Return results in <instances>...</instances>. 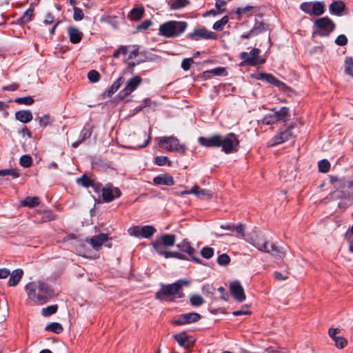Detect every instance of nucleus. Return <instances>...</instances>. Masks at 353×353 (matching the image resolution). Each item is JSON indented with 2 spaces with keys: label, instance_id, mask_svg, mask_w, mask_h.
<instances>
[{
  "label": "nucleus",
  "instance_id": "f257e3e1",
  "mask_svg": "<svg viewBox=\"0 0 353 353\" xmlns=\"http://www.w3.org/2000/svg\"><path fill=\"white\" fill-rule=\"evenodd\" d=\"M25 288L28 299L34 301L37 305L45 304L55 296L52 287L41 281L30 282L26 284Z\"/></svg>",
  "mask_w": 353,
  "mask_h": 353
},
{
  "label": "nucleus",
  "instance_id": "f03ea898",
  "mask_svg": "<svg viewBox=\"0 0 353 353\" xmlns=\"http://www.w3.org/2000/svg\"><path fill=\"white\" fill-rule=\"evenodd\" d=\"M190 284V281L185 279H179L171 284H162L160 290L156 293L155 297L162 301H174L169 297L176 296L183 286H188Z\"/></svg>",
  "mask_w": 353,
  "mask_h": 353
},
{
  "label": "nucleus",
  "instance_id": "7ed1b4c3",
  "mask_svg": "<svg viewBox=\"0 0 353 353\" xmlns=\"http://www.w3.org/2000/svg\"><path fill=\"white\" fill-rule=\"evenodd\" d=\"M187 28L185 21H168L160 25L158 34L165 38H175L183 33Z\"/></svg>",
  "mask_w": 353,
  "mask_h": 353
},
{
  "label": "nucleus",
  "instance_id": "20e7f679",
  "mask_svg": "<svg viewBox=\"0 0 353 353\" xmlns=\"http://www.w3.org/2000/svg\"><path fill=\"white\" fill-rule=\"evenodd\" d=\"M314 34L321 37H328L336 28V24L328 17L318 18L314 23Z\"/></svg>",
  "mask_w": 353,
  "mask_h": 353
},
{
  "label": "nucleus",
  "instance_id": "39448f33",
  "mask_svg": "<svg viewBox=\"0 0 353 353\" xmlns=\"http://www.w3.org/2000/svg\"><path fill=\"white\" fill-rule=\"evenodd\" d=\"M159 146L168 152H176L182 155L186 153L185 145L181 144L179 140L174 136L161 137L159 141Z\"/></svg>",
  "mask_w": 353,
  "mask_h": 353
},
{
  "label": "nucleus",
  "instance_id": "423d86ee",
  "mask_svg": "<svg viewBox=\"0 0 353 353\" xmlns=\"http://www.w3.org/2000/svg\"><path fill=\"white\" fill-rule=\"evenodd\" d=\"M239 143L238 136L233 132L225 137L221 135V147L225 154L236 152L239 150Z\"/></svg>",
  "mask_w": 353,
  "mask_h": 353
},
{
  "label": "nucleus",
  "instance_id": "0eeeda50",
  "mask_svg": "<svg viewBox=\"0 0 353 353\" xmlns=\"http://www.w3.org/2000/svg\"><path fill=\"white\" fill-rule=\"evenodd\" d=\"M296 127V123L290 124L286 129L281 130L269 141L268 145L271 147L285 143L294 137L292 130Z\"/></svg>",
  "mask_w": 353,
  "mask_h": 353
},
{
  "label": "nucleus",
  "instance_id": "6e6552de",
  "mask_svg": "<svg viewBox=\"0 0 353 353\" xmlns=\"http://www.w3.org/2000/svg\"><path fill=\"white\" fill-rule=\"evenodd\" d=\"M176 236L174 234H165L161 236V241H156L152 243L154 250L160 254L161 252H165L164 247H172L174 245Z\"/></svg>",
  "mask_w": 353,
  "mask_h": 353
},
{
  "label": "nucleus",
  "instance_id": "1a4fd4ad",
  "mask_svg": "<svg viewBox=\"0 0 353 353\" xmlns=\"http://www.w3.org/2000/svg\"><path fill=\"white\" fill-rule=\"evenodd\" d=\"M289 108L282 107L279 110L275 111L274 114L265 116L262 122L265 125H271L280 121H285V119L289 116Z\"/></svg>",
  "mask_w": 353,
  "mask_h": 353
},
{
  "label": "nucleus",
  "instance_id": "9d476101",
  "mask_svg": "<svg viewBox=\"0 0 353 353\" xmlns=\"http://www.w3.org/2000/svg\"><path fill=\"white\" fill-rule=\"evenodd\" d=\"M142 78L140 76H136L129 79L125 88L119 93L120 99H123L134 91L142 82Z\"/></svg>",
  "mask_w": 353,
  "mask_h": 353
},
{
  "label": "nucleus",
  "instance_id": "9b49d317",
  "mask_svg": "<svg viewBox=\"0 0 353 353\" xmlns=\"http://www.w3.org/2000/svg\"><path fill=\"white\" fill-rule=\"evenodd\" d=\"M190 40L198 41L200 39H214L216 38L213 32L208 31L205 27L195 28L192 32L187 35Z\"/></svg>",
  "mask_w": 353,
  "mask_h": 353
},
{
  "label": "nucleus",
  "instance_id": "f8f14e48",
  "mask_svg": "<svg viewBox=\"0 0 353 353\" xmlns=\"http://www.w3.org/2000/svg\"><path fill=\"white\" fill-rule=\"evenodd\" d=\"M229 290L231 295L238 302L242 303L245 299L246 296L242 285L239 281H234L230 283Z\"/></svg>",
  "mask_w": 353,
  "mask_h": 353
},
{
  "label": "nucleus",
  "instance_id": "ddd939ff",
  "mask_svg": "<svg viewBox=\"0 0 353 353\" xmlns=\"http://www.w3.org/2000/svg\"><path fill=\"white\" fill-rule=\"evenodd\" d=\"M33 218L35 223H43L54 220L56 214L50 210H37L34 212Z\"/></svg>",
  "mask_w": 353,
  "mask_h": 353
},
{
  "label": "nucleus",
  "instance_id": "4468645a",
  "mask_svg": "<svg viewBox=\"0 0 353 353\" xmlns=\"http://www.w3.org/2000/svg\"><path fill=\"white\" fill-rule=\"evenodd\" d=\"M201 319V316L200 314L197 312H189L179 315V317L174 321L173 323L176 325H186L197 322Z\"/></svg>",
  "mask_w": 353,
  "mask_h": 353
},
{
  "label": "nucleus",
  "instance_id": "2eb2a0df",
  "mask_svg": "<svg viewBox=\"0 0 353 353\" xmlns=\"http://www.w3.org/2000/svg\"><path fill=\"white\" fill-rule=\"evenodd\" d=\"M121 196V192L119 188L109 185L102 188L101 196L106 203H110Z\"/></svg>",
  "mask_w": 353,
  "mask_h": 353
},
{
  "label": "nucleus",
  "instance_id": "dca6fc26",
  "mask_svg": "<svg viewBox=\"0 0 353 353\" xmlns=\"http://www.w3.org/2000/svg\"><path fill=\"white\" fill-rule=\"evenodd\" d=\"M260 53L259 48H253L250 53L246 52H242L240 54V58L243 61L241 64V65H248L251 66H255L257 64V58Z\"/></svg>",
  "mask_w": 353,
  "mask_h": 353
},
{
  "label": "nucleus",
  "instance_id": "f3484780",
  "mask_svg": "<svg viewBox=\"0 0 353 353\" xmlns=\"http://www.w3.org/2000/svg\"><path fill=\"white\" fill-rule=\"evenodd\" d=\"M199 144L205 148L221 147V134H214L210 137H200L198 139Z\"/></svg>",
  "mask_w": 353,
  "mask_h": 353
},
{
  "label": "nucleus",
  "instance_id": "a211bd4d",
  "mask_svg": "<svg viewBox=\"0 0 353 353\" xmlns=\"http://www.w3.org/2000/svg\"><path fill=\"white\" fill-rule=\"evenodd\" d=\"M176 247L182 252L188 254L191 257L193 261L199 264L201 263V260L199 258L194 256L195 249L193 247H192L190 243L188 241V239L183 240L180 243L176 245Z\"/></svg>",
  "mask_w": 353,
  "mask_h": 353
},
{
  "label": "nucleus",
  "instance_id": "6ab92c4d",
  "mask_svg": "<svg viewBox=\"0 0 353 353\" xmlns=\"http://www.w3.org/2000/svg\"><path fill=\"white\" fill-rule=\"evenodd\" d=\"M258 79L266 81L270 84H272L281 90H284L286 87L285 84L276 78L273 74L268 73H260L259 74Z\"/></svg>",
  "mask_w": 353,
  "mask_h": 353
},
{
  "label": "nucleus",
  "instance_id": "aec40b11",
  "mask_svg": "<svg viewBox=\"0 0 353 353\" xmlns=\"http://www.w3.org/2000/svg\"><path fill=\"white\" fill-rule=\"evenodd\" d=\"M109 239L107 234L100 233L95 235L89 240V243L95 250H99L103 243L108 241Z\"/></svg>",
  "mask_w": 353,
  "mask_h": 353
},
{
  "label": "nucleus",
  "instance_id": "412c9836",
  "mask_svg": "<svg viewBox=\"0 0 353 353\" xmlns=\"http://www.w3.org/2000/svg\"><path fill=\"white\" fill-rule=\"evenodd\" d=\"M174 339L177 341L179 345L184 347H190L193 345L194 341L191 340L185 332H180L174 335Z\"/></svg>",
  "mask_w": 353,
  "mask_h": 353
},
{
  "label": "nucleus",
  "instance_id": "4be33fe9",
  "mask_svg": "<svg viewBox=\"0 0 353 353\" xmlns=\"http://www.w3.org/2000/svg\"><path fill=\"white\" fill-rule=\"evenodd\" d=\"M155 185H173L174 184V179L168 174H159L153 179Z\"/></svg>",
  "mask_w": 353,
  "mask_h": 353
},
{
  "label": "nucleus",
  "instance_id": "5701e85b",
  "mask_svg": "<svg viewBox=\"0 0 353 353\" xmlns=\"http://www.w3.org/2000/svg\"><path fill=\"white\" fill-rule=\"evenodd\" d=\"M68 34L70 37V41L72 43H79L83 37V34L79 30L73 26H69L68 28Z\"/></svg>",
  "mask_w": 353,
  "mask_h": 353
},
{
  "label": "nucleus",
  "instance_id": "b1692460",
  "mask_svg": "<svg viewBox=\"0 0 353 353\" xmlns=\"http://www.w3.org/2000/svg\"><path fill=\"white\" fill-rule=\"evenodd\" d=\"M269 248L270 252H268V253L279 259H283L286 252L285 248L278 246L274 243H269Z\"/></svg>",
  "mask_w": 353,
  "mask_h": 353
},
{
  "label": "nucleus",
  "instance_id": "393cba45",
  "mask_svg": "<svg viewBox=\"0 0 353 353\" xmlns=\"http://www.w3.org/2000/svg\"><path fill=\"white\" fill-rule=\"evenodd\" d=\"M345 9V4L341 1H333L329 6L330 13L341 16Z\"/></svg>",
  "mask_w": 353,
  "mask_h": 353
},
{
  "label": "nucleus",
  "instance_id": "a878e982",
  "mask_svg": "<svg viewBox=\"0 0 353 353\" xmlns=\"http://www.w3.org/2000/svg\"><path fill=\"white\" fill-rule=\"evenodd\" d=\"M15 119L21 123H27L32 121V114L30 110H19L15 112Z\"/></svg>",
  "mask_w": 353,
  "mask_h": 353
},
{
  "label": "nucleus",
  "instance_id": "bb28decb",
  "mask_svg": "<svg viewBox=\"0 0 353 353\" xmlns=\"http://www.w3.org/2000/svg\"><path fill=\"white\" fill-rule=\"evenodd\" d=\"M23 274V271L21 269L14 270L12 273H10V276L8 280V285L9 286H15L17 285L20 280L21 279Z\"/></svg>",
  "mask_w": 353,
  "mask_h": 353
},
{
  "label": "nucleus",
  "instance_id": "cd10ccee",
  "mask_svg": "<svg viewBox=\"0 0 353 353\" xmlns=\"http://www.w3.org/2000/svg\"><path fill=\"white\" fill-rule=\"evenodd\" d=\"M125 78L123 76L119 77L109 88V89L105 92V94L107 97H110L113 95L121 87V85L124 83Z\"/></svg>",
  "mask_w": 353,
  "mask_h": 353
},
{
  "label": "nucleus",
  "instance_id": "c85d7f7f",
  "mask_svg": "<svg viewBox=\"0 0 353 353\" xmlns=\"http://www.w3.org/2000/svg\"><path fill=\"white\" fill-rule=\"evenodd\" d=\"M40 203V200L38 196H26L23 201H21V205L24 207L34 208L38 206Z\"/></svg>",
  "mask_w": 353,
  "mask_h": 353
},
{
  "label": "nucleus",
  "instance_id": "c756f323",
  "mask_svg": "<svg viewBox=\"0 0 353 353\" xmlns=\"http://www.w3.org/2000/svg\"><path fill=\"white\" fill-rule=\"evenodd\" d=\"M145 9L143 6L134 8L128 14V18L131 20L137 21L142 18Z\"/></svg>",
  "mask_w": 353,
  "mask_h": 353
},
{
  "label": "nucleus",
  "instance_id": "7c9ffc66",
  "mask_svg": "<svg viewBox=\"0 0 353 353\" xmlns=\"http://www.w3.org/2000/svg\"><path fill=\"white\" fill-rule=\"evenodd\" d=\"M325 12L324 3L321 1H314L312 3L311 16H320Z\"/></svg>",
  "mask_w": 353,
  "mask_h": 353
},
{
  "label": "nucleus",
  "instance_id": "2f4dec72",
  "mask_svg": "<svg viewBox=\"0 0 353 353\" xmlns=\"http://www.w3.org/2000/svg\"><path fill=\"white\" fill-rule=\"evenodd\" d=\"M34 11V9L32 8L27 9L23 14L18 19L19 23L26 24L29 23L32 19Z\"/></svg>",
  "mask_w": 353,
  "mask_h": 353
},
{
  "label": "nucleus",
  "instance_id": "473e14b6",
  "mask_svg": "<svg viewBox=\"0 0 353 353\" xmlns=\"http://www.w3.org/2000/svg\"><path fill=\"white\" fill-rule=\"evenodd\" d=\"M48 332H52L56 334H60L63 332V328L61 324L57 322H53L48 324L45 328Z\"/></svg>",
  "mask_w": 353,
  "mask_h": 353
},
{
  "label": "nucleus",
  "instance_id": "72a5a7b5",
  "mask_svg": "<svg viewBox=\"0 0 353 353\" xmlns=\"http://www.w3.org/2000/svg\"><path fill=\"white\" fill-rule=\"evenodd\" d=\"M159 255L163 256L166 259L175 258V259H180V260H187L188 259V257L185 255L182 254L178 252H167V251H165L164 252H161V254Z\"/></svg>",
  "mask_w": 353,
  "mask_h": 353
},
{
  "label": "nucleus",
  "instance_id": "f704fd0d",
  "mask_svg": "<svg viewBox=\"0 0 353 353\" xmlns=\"http://www.w3.org/2000/svg\"><path fill=\"white\" fill-rule=\"evenodd\" d=\"M141 237L149 239L156 232V229L152 225H145L141 227Z\"/></svg>",
  "mask_w": 353,
  "mask_h": 353
},
{
  "label": "nucleus",
  "instance_id": "c9c22d12",
  "mask_svg": "<svg viewBox=\"0 0 353 353\" xmlns=\"http://www.w3.org/2000/svg\"><path fill=\"white\" fill-rule=\"evenodd\" d=\"M92 129L93 127L90 125H86L84 126V128L82 129L80 133V139L82 141H84L85 140L89 139L91 137V134L92 133Z\"/></svg>",
  "mask_w": 353,
  "mask_h": 353
},
{
  "label": "nucleus",
  "instance_id": "e433bc0d",
  "mask_svg": "<svg viewBox=\"0 0 353 353\" xmlns=\"http://www.w3.org/2000/svg\"><path fill=\"white\" fill-rule=\"evenodd\" d=\"M229 18L228 16H224L220 20L216 21L213 24V29L216 31H221L223 29L224 26L228 23Z\"/></svg>",
  "mask_w": 353,
  "mask_h": 353
},
{
  "label": "nucleus",
  "instance_id": "4c0bfd02",
  "mask_svg": "<svg viewBox=\"0 0 353 353\" xmlns=\"http://www.w3.org/2000/svg\"><path fill=\"white\" fill-rule=\"evenodd\" d=\"M224 73H225V70L224 68L217 67L214 69L205 71L203 72V74L205 77H209L210 74L214 76H223L225 75Z\"/></svg>",
  "mask_w": 353,
  "mask_h": 353
},
{
  "label": "nucleus",
  "instance_id": "58836bf2",
  "mask_svg": "<svg viewBox=\"0 0 353 353\" xmlns=\"http://www.w3.org/2000/svg\"><path fill=\"white\" fill-rule=\"evenodd\" d=\"M190 302L191 305L194 307H199L204 303V299L201 295L193 294L190 298Z\"/></svg>",
  "mask_w": 353,
  "mask_h": 353
},
{
  "label": "nucleus",
  "instance_id": "ea45409f",
  "mask_svg": "<svg viewBox=\"0 0 353 353\" xmlns=\"http://www.w3.org/2000/svg\"><path fill=\"white\" fill-rule=\"evenodd\" d=\"M190 3L188 0H174L170 4L171 10H179L184 8Z\"/></svg>",
  "mask_w": 353,
  "mask_h": 353
},
{
  "label": "nucleus",
  "instance_id": "a19ab883",
  "mask_svg": "<svg viewBox=\"0 0 353 353\" xmlns=\"http://www.w3.org/2000/svg\"><path fill=\"white\" fill-rule=\"evenodd\" d=\"M252 243L261 252H270L269 243L268 241H264L261 242L260 241H258L256 242H252Z\"/></svg>",
  "mask_w": 353,
  "mask_h": 353
},
{
  "label": "nucleus",
  "instance_id": "79ce46f5",
  "mask_svg": "<svg viewBox=\"0 0 353 353\" xmlns=\"http://www.w3.org/2000/svg\"><path fill=\"white\" fill-rule=\"evenodd\" d=\"M14 102L18 104H23L26 105H31L34 103V99L30 97H18L14 99Z\"/></svg>",
  "mask_w": 353,
  "mask_h": 353
},
{
  "label": "nucleus",
  "instance_id": "37998d69",
  "mask_svg": "<svg viewBox=\"0 0 353 353\" xmlns=\"http://www.w3.org/2000/svg\"><path fill=\"white\" fill-rule=\"evenodd\" d=\"M19 172L16 169H5L0 170V176H11L13 179L19 177Z\"/></svg>",
  "mask_w": 353,
  "mask_h": 353
},
{
  "label": "nucleus",
  "instance_id": "c03bdc74",
  "mask_svg": "<svg viewBox=\"0 0 353 353\" xmlns=\"http://www.w3.org/2000/svg\"><path fill=\"white\" fill-rule=\"evenodd\" d=\"M41 127L46 128L48 125H51L53 119L50 118L49 114H45L43 117H39L37 119Z\"/></svg>",
  "mask_w": 353,
  "mask_h": 353
},
{
  "label": "nucleus",
  "instance_id": "a18cd8bd",
  "mask_svg": "<svg viewBox=\"0 0 353 353\" xmlns=\"http://www.w3.org/2000/svg\"><path fill=\"white\" fill-rule=\"evenodd\" d=\"M154 163L159 166L165 165H171V161L165 156H157L154 158Z\"/></svg>",
  "mask_w": 353,
  "mask_h": 353
},
{
  "label": "nucleus",
  "instance_id": "49530a36",
  "mask_svg": "<svg viewBox=\"0 0 353 353\" xmlns=\"http://www.w3.org/2000/svg\"><path fill=\"white\" fill-rule=\"evenodd\" d=\"M345 71L353 77V59L351 57H346L345 59Z\"/></svg>",
  "mask_w": 353,
  "mask_h": 353
},
{
  "label": "nucleus",
  "instance_id": "de8ad7c7",
  "mask_svg": "<svg viewBox=\"0 0 353 353\" xmlns=\"http://www.w3.org/2000/svg\"><path fill=\"white\" fill-rule=\"evenodd\" d=\"M139 138L143 139V142L142 143H138L136 145L132 146L134 148H142L145 147L150 140V137L146 134V132H143L139 134Z\"/></svg>",
  "mask_w": 353,
  "mask_h": 353
},
{
  "label": "nucleus",
  "instance_id": "09e8293b",
  "mask_svg": "<svg viewBox=\"0 0 353 353\" xmlns=\"http://www.w3.org/2000/svg\"><path fill=\"white\" fill-rule=\"evenodd\" d=\"M20 165L23 168H29L32 164V159L30 155L24 154L19 160Z\"/></svg>",
  "mask_w": 353,
  "mask_h": 353
},
{
  "label": "nucleus",
  "instance_id": "8fccbe9b",
  "mask_svg": "<svg viewBox=\"0 0 353 353\" xmlns=\"http://www.w3.org/2000/svg\"><path fill=\"white\" fill-rule=\"evenodd\" d=\"M251 30L253 32L254 35L256 36L265 30V23L261 21H256Z\"/></svg>",
  "mask_w": 353,
  "mask_h": 353
},
{
  "label": "nucleus",
  "instance_id": "3c124183",
  "mask_svg": "<svg viewBox=\"0 0 353 353\" xmlns=\"http://www.w3.org/2000/svg\"><path fill=\"white\" fill-rule=\"evenodd\" d=\"M57 310H58L57 305H52L48 306L47 307L43 308L41 312L44 316H49L56 313Z\"/></svg>",
  "mask_w": 353,
  "mask_h": 353
},
{
  "label": "nucleus",
  "instance_id": "603ef678",
  "mask_svg": "<svg viewBox=\"0 0 353 353\" xmlns=\"http://www.w3.org/2000/svg\"><path fill=\"white\" fill-rule=\"evenodd\" d=\"M330 168V163L327 159L321 160L319 162V170L322 173H327Z\"/></svg>",
  "mask_w": 353,
  "mask_h": 353
},
{
  "label": "nucleus",
  "instance_id": "864d4df0",
  "mask_svg": "<svg viewBox=\"0 0 353 353\" xmlns=\"http://www.w3.org/2000/svg\"><path fill=\"white\" fill-rule=\"evenodd\" d=\"M77 182L81 183L85 188H89L92 186L94 181L90 179L85 174H83L81 178L77 179Z\"/></svg>",
  "mask_w": 353,
  "mask_h": 353
},
{
  "label": "nucleus",
  "instance_id": "5fc2aeb1",
  "mask_svg": "<svg viewBox=\"0 0 353 353\" xmlns=\"http://www.w3.org/2000/svg\"><path fill=\"white\" fill-rule=\"evenodd\" d=\"M230 257L227 254H222L217 258V263L219 265H227L230 263Z\"/></svg>",
  "mask_w": 353,
  "mask_h": 353
},
{
  "label": "nucleus",
  "instance_id": "6e6d98bb",
  "mask_svg": "<svg viewBox=\"0 0 353 353\" xmlns=\"http://www.w3.org/2000/svg\"><path fill=\"white\" fill-rule=\"evenodd\" d=\"M100 74L95 70H90L88 74V78L92 83L98 82L100 79Z\"/></svg>",
  "mask_w": 353,
  "mask_h": 353
},
{
  "label": "nucleus",
  "instance_id": "4d7b16f0",
  "mask_svg": "<svg viewBox=\"0 0 353 353\" xmlns=\"http://www.w3.org/2000/svg\"><path fill=\"white\" fill-rule=\"evenodd\" d=\"M201 254L203 258L209 259L214 255V249L210 247H205L201 250Z\"/></svg>",
  "mask_w": 353,
  "mask_h": 353
},
{
  "label": "nucleus",
  "instance_id": "13d9d810",
  "mask_svg": "<svg viewBox=\"0 0 353 353\" xmlns=\"http://www.w3.org/2000/svg\"><path fill=\"white\" fill-rule=\"evenodd\" d=\"M74 13H73V19L76 21H81L84 17V14L83 12V10L76 6H74L73 8Z\"/></svg>",
  "mask_w": 353,
  "mask_h": 353
},
{
  "label": "nucleus",
  "instance_id": "bf43d9fd",
  "mask_svg": "<svg viewBox=\"0 0 353 353\" xmlns=\"http://www.w3.org/2000/svg\"><path fill=\"white\" fill-rule=\"evenodd\" d=\"M199 191H200V187H199L198 185H194L191 188L190 190H183V191H181L179 192H176V194L177 195L194 194L199 197Z\"/></svg>",
  "mask_w": 353,
  "mask_h": 353
},
{
  "label": "nucleus",
  "instance_id": "052dcab7",
  "mask_svg": "<svg viewBox=\"0 0 353 353\" xmlns=\"http://www.w3.org/2000/svg\"><path fill=\"white\" fill-rule=\"evenodd\" d=\"M313 2H303L300 5V9L306 14L311 16Z\"/></svg>",
  "mask_w": 353,
  "mask_h": 353
},
{
  "label": "nucleus",
  "instance_id": "680f3d73",
  "mask_svg": "<svg viewBox=\"0 0 353 353\" xmlns=\"http://www.w3.org/2000/svg\"><path fill=\"white\" fill-rule=\"evenodd\" d=\"M152 24V22L150 19H146L143 21L142 23H141L139 25L137 26V30L138 31H143L146 30L150 26H151Z\"/></svg>",
  "mask_w": 353,
  "mask_h": 353
},
{
  "label": "nucleus",
  "instance_id": "e2e57ef3",
  "mask_svg": "<svg viewBox=\"0 0 353 353\" xmlns=\"http://www.w3.org/2000/svg\"><path fill=\"white\" fill-rule=\"evenodd\" d=\"M194 63L192 58L184 59L181 62V68L185 70L188 71L190 69L191 65Z\"/></svg>",
  "mask_w": 353,
  "mask_h": 353
},
{
  "label": "nucleus",
  "instance_id": "0e129e2a",
  "mask_svg": "<svg viewBox=\"0 0 353 353\" xmlns=\"http://www.w3.org/2000/svg\"><path fill=\"white\" fill-rule=\"evenodd\" d=\"M347 38L345 34H340L335 39V43L339 46H345L347 43Z\"/></svg>",
  "mask_w": 353,
  "mask_h": 353
},
{
  "label": "nucleus",
  "instance_id": "69168bd1",
  "mask_svg": "<svg viewBox=\"0 0 353 353\" xmlns=\"http://www.w3.org/2000/svg\"><path fill=\"white\" fill-rule=\"evenodd\" d=\"M141 227L133 226L128 230V232L131 236H134L136 237H141Z\"/></svg>",
  "mask_w": 353,
  "mask_h": 353
},
{
  "label": "nucleus",
  "instance_id": "338daca9",
  "mask_svg": "<svg viewBox=\"0 0 353 353\" xmlns=\"http://www.w3.org/2000/svg\"><path fill=\"white\" fill-rule=\"evenodd\" d=\"M215 289L210 284H205L202 287V292L205 295H213Z\"/></svg>",
  "mask_w": 353,
  "mask_h": 353
},
{
  "label": "nucleus",
  "instance_id": "774afa93",
  "mask_svg": "<svg viewBox=\"0 0 353 353\" xmlns=\"http://www.w3.org/2000/svg\"><path fill=\"white\" fill-rule=\"evenodd\" d=\"M334 342L336 346L341 349L345 347L347 343V340L345 338L341 336H338L336 339H334Z\"/></svg>",
  "mask_w": 353,
  "mask_h": 353
}]
</instances>
